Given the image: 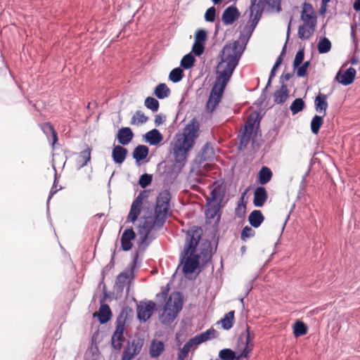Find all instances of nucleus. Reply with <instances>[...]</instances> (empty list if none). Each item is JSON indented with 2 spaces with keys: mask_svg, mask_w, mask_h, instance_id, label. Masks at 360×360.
Returning a JSON list of instances; mask_svg holds the SVG:
<instances>
[{
  "mask_svg": "<svg viewBox=\"0 0 360 360\" xmlns=\"http://www.w3.org/2000/svg\"><path fill=\"white\" fill-rule=\"evenodd\" d=\"M53 167L55 171L54 181H53V186L49 191V197H48V199L46 201V212H47V216L49 218H50V211H49L50 200H51V198L54 195V194H56L57 193L58 191L62 189V186H60V188L58 189L56 188V184L58 182L57 172H56V167L54 165H53Z\"/></svg>",
  "mask_w": 360,
  "mask_h": 360,
  "instance_id": "47",
  "label": "nucleus"
},
{
  "mask_svg": "<svg viewBox=\"0 0 360 360\" xmlns=\"http://www.w3.org/2000/svg\"><path fill=\"white\" fill-rule=\"evenodd\" d=\"M327 99L328 95L321 92H319L314 99V107L316 111L319 113H323V116H326V110L328 107Z\"/></svg>",
  "mask_w": 360,
  "mask_h": 360,
  "instance_id": "24",
  "label": "nucleus"
},
{
  "mask_svg": "<svg viewBox=\"0 0 360 360\" xmlns=\"http://www.w3.org/2000/svg\"><path fill=\"white\" fill-rule=\"evenodd\" d=\"M289 96V90L285 84L281 85L279 89H277L274 94V101L277 104H283L285 102Z\"/></svg>",
  "mask_w": 360,
  "mask_h": 360,
  "instance_id": "31",
  "label": "nucleus"
},
{
  "mask_svg": "<svg viewBox=\"0 0 360 360\" xmlns=\"http://www.w3.org/2000/svg\"><path fill=\"white\" fill-rule=\"evenodd\" d=\"M173 302V310L175 313H179L181 311L184 302V297L181 292H173L169 295L164 307V311L166 312L167 307L170 306V303Z\"/></svg>",
  "mask_w": 360,
  "mask_h": 360,
  "instance_id": "19",
  "label": "nucleus"
},
{
  "mask_svg": "<svg viewBox=\"0 0 360 360\" xmlns=\"http://www.w3.org/2000/svg\"><path fill=\"white\" fill-rule=\"evenodd\" d=\"M148 120V117L142 111L137 110L131 117V124H142L146 122Z\"/></svg>",
  "mask_w": 360,
  "mask_h": 360,
  "instance_id": "57",
  "label": "nucleus"
},
{
  "mask_svg": "<svg viewBox=\"0 0 360 360\" xmlns=\"http://www.w3.org/2000/svg\"><path fill=\"white\" fill-rule=\"evenodd\" d=\"M225 187L222 184H217L210 191V198L207 200V209L205 210L206 217L213 219L217 214L221 202L225 195Z\"/></svg>",
  "mask_w": 360,
  "mask_h": 360,
  "instance_id": "4",
  "label": "nucleus"
},
{
  "mask_svg": "<svg viewBox=\"0 0 360 360\" xmlns=\"http://www.w3.org/2000/svg\"><path fill=\"white\" fill-rule=\"evenodd\" d=\"M193 346L197 347L198 344L196 343L193 338H191L187 342L185 343L183 347L179 349L177 356L178 360H185V359L188 355V353L191 347Z\"/></svg>",
  "mask_w": 360,
  "mask_h": 360,
  "instance_id": "37",
  "label": "nucleus"
},
{
  "mask_svg": "<svg viewBox=\"0 0 360 360\" xmlns=\"http://www.w3.org/2000/svg\"><path fill=\"white\" fill-rule=\"evenodd\" d=\"M264 221V217L259 210H254L248 216V221L252 228H259Z\"/></svg>",
  "mask_w": 360,
  "mask_h": 360,
  "instance_id": "29",
  "label": "nucleus"
},
{
  "mask_svg": "<svg viewBox=\"0 0 360 360\" xmlns=\"http://www.w3.org/2000/svg\"><path fill=\"white\" fill-rule=\"evenodd\" d=\"M308 326L301 320H297L292 325V333L295 338L303 336L307 333Z\"/></svg>",
  "mask_w": 360,
  "mask_h": 360,
  "instance_id": "36",
  "label": "nucleus"
},
{
  "mask_svg": "<svg viewBox=\"0 0 360 360\" xmlns=\"http://www.w3.org/2000/svg\"><path fill=\"white\" fill-rule=\"evenodd\" d=\"M134 134L130 127H124L120 128L116 135V139L122 146L128 145L133 139Z\"/></svg>",
  "mask_w": 360,
  "mask_h": 360,
  "instance_id": "22",
  "label": "nucleus"
},
{
  "mask_svg": "<svg viewBox=\"0 0 360 360\" xmlns=\"http://www.w3.org/2000/svg\"><path fill=\"white\" fill-rule=\"evenodd\" d=\"M332 48L331 41L326 37H321L318 44L317 49L320 54L328 53Z\"/></svg>",
  "mask_w": 360,
  "mask_h": 360,
  "instance_id": "46",
  "label": "nucleus"
},
{
  "mask_svg": "<svg viewBox=\"0 0 360 360\" xmlns=\"http://www.w3.org/2000/svg\"><path fill=\"white\" fill-rule=\"evenodd\" d=\"M304 59V47L300 46L299 50L297 51L294 60H293V69L294 70L300 66L303 62Z\"/></svg>",
  "mask_w": 360,
  "mask_h": 360,
  "instance_id": "56",
  "label": "nucleus"
},
{
  "mask_svg": "<svg viewBox=\"0 0 360 360\" xmlns=\"http://www.w3.org/2000/svg\"><path fill=\"white\" fill-rule=\"evenodd\" d=\"M175 312L176 311L174 310L171 309L169 307H167V310L166 311V312H165V311L163 310L162 323H170L173 322L179 314Z\"/></svg>",
  "mask_w": 360,
  "mask_h": 360,
  "instance_id": "51",
  "label": "nucleus"
},
{
  "mask_svg": "<svg viewBox=\"0 0 360 360\" xmlns=\"http://www.w3.org/2000/svg\"><path fill=\"white\" fill-rule=\"evenodd\" d=\"M171 198V193L167 189L159 193L156 198L154 215L160 219L163 218L165 221H167L169 214Z\"/></svg>",
  "mask_w": 360,
  "mask_h": 360,
  "instance_id": "8",
  "label": "nucleus"
},
{
  "mask_svg": "<svg viewBox=\"0 0 360 360\" xmlns=\"http://www.w3.org/2000/svg\"><path fill=\"white\" fill-rule=\"evenodd\" d=\"M91 148L86 146V148L82 150L77 159V165L79 169L87 165L91 160Z\"/></svg>",
  "mask_w": 360,
  "mask_h": 360,
  "instance_id": "33",
  "label": "nucleus"
},
{
  "mask_svg": "<svg viewBox=\"0 0 360 360\" xmlns=\"http://www.w3.org/2000/svg\"><path fill=\"white\" fill-rule=\"evenodd\" d=\"M272 176L271 169L266 166H262L258 172L257 180L262 186L265 185L271 181Z\"/></svg>",
  "mask_w": 360,
  "mask_h": 360,
  "instance_id": "34",
  "label": "nucleus"
},
{
  "mask_svg": "<svg viewBox=\"0 0 360 360\" xmlns=\"http://www.w3.org/2000/svg\"><path fill=\"white\" fill-rule=\"evenodd\" d=\"M115 250L112 252L111 255V258L109 262V263L105 265L102 271H101V281H104L105 276L108 274V273L110 271V270L114 267L115 266Z\"/></svg>",
  "mask_w": 360,
  "mask_h": 360,
  "instance_id": "52",
  "label": "nucleus"
},
{
  "mask_svg": "<svg viewBox=\"0 0 360 360\" xmlns=\"http://www.w3.org/2000/svg\"><path fill=\"white\" fill-rule=\"evenodd\" d=\"M255 235V231L252 229V226H245L241 231L240 239L245 242L248 238H252Z\"/></svg>",
  "mask_w": 360,
  "mask_h": 360,
  "instance_id": "63",
  "label": "nucleus"
},
{
  "mask_svg": "<svg viewBox=\"0 0 360 360\" xmlns=\"http://www.w3.org/2000/svg\"><path fill=\"white\" fill-rule=\"evenodd\" d=\"M205 49V44H201V43H198V42L194 41L193 46H192V49H191V52H192L193 55H194L195 57V56L200 57L201 55L203 54Z\"/></svg>",
  "mask_w": 360,
  "mask_h": 360,
  "instance_id": "64",
  "label": "nucleus"
},
{
  "mask_svg": "<svg viewBox=\"0 0 360 360\" xmlns=\"http://www.w3.org/2000/svg\"><path fill=\"white\" fill-rule=\"evenodd\" d=\"M166 221H164L163 218L160 219V217H158L154 215V218L153 221H145L143 225L139 226V234L142 235L143 231L144 233H147V236H151L150 235L151 231L153 229H156L158 230L160 229L165 225Z\"/></svg>",
  "mask_w": 360,
  "mask_h": 360,
  "instance_id": "18",
  "label": "nucleus"
},
{
  "mask_svg": "<svg viewBox=\"0 0 360 360\" xmlns=\"http://www.w3.org/2000/svg\"><path fill=\"white\" fill-rule=\"evenodd\" d=\"M139 253L136 252L133 255V259L129 266V269L124 270L117 276L114 285L116 299L120 298L122 296L126 284L127 283H129L130 281H128L129 277H131V279L134 278V271L136 268Z\"/></svg>",
  "mask_w": 360,
  "mask_h": 360,
  "instance_id": "5",
  "label": "nucleus"
},
{
  "mask_svg": "<svg viewBox=\"0 0 360 360\" xmlns=\"http://www.w3.org/2000/svg\"><path fill=\"white\" fill-rule=\"evenodd\" d=\"M356 75V71L352 67H349L344 72L340 69L336 73L335 80L343 86H348L354 82Z\"/></svg>",
  "mask_w": 360,
  "mask_h": 360,
  "instance_id": "15",
  "label": "nucleus"
},
{
  "mask_svg": "<svg viewBox=\"0 0 360 360\" xmlns=\"http://www.w3.org/2000/svg\"><path fill=\"white\" fill-rule=\"evenodd\" d=\"M255 11V14L253 13V15L252 16V18L250 17V18L251 20L250 25V26L246 25V27H245V29L247 30V31L250 32V34H252V32H254L259 20L262 18V15L263 13L262 9H261V8H256Z\"/></svg>",
  "mask_w": 360,
  "mask_h": 360,
  "instance_id": "43",
  "label": "nucleus"
},
{
  "mask_svg": "<svg viewBox=\"0 0 360 360\" xmlns=\"http://www.w3.org/2000/svg\"><path fill=\"white\" fill-rule=\"evenodd\" d=\"M240 15L238 8L234 5L226 7L221 14V22L224 25H231L238 20Z\"/></svg>",
  "mask_w": 360,
  "mask_h": 360,
  "instance_id": "17",
  "label": "nucleus"
},
{
  "mask_svg": "<svg viewBox=\"0 0 360 360\" xmlns=\"http://www.w3.org/2000/svg\"><path fill=\"white\" fill-rule=\"evenodd\" d=\"M184 77V70L180 67L175 68L169 74V79L173 83H178Z\"/></svg>",
  "mask_w": 360,
  "mask_h": 360,
  "instance_id": "48",
  "label": "nucleus"
},
{
  "mask_svg": "<svg viewBox=\"0 0 360 360\" xmlns=\"http://www.w3.org/2000/svg\"><path fill=\"white\" fill-rule=\"evenodd\" d=\"M194 41L205 44L207 39V32L204 29H198L194 35Z\"/></svg>",
  "mask_w": 360,
  "mask_h": 360,
  "instance_id": "62",
  "label": "nucleus"
},
{
  "mask_svg": "<svg viewBox=\"0 0 360 360\" xmlns=\"http://www.w3.org/2000/svg\"><path fill=\"white\" fill-rule=\"evenodd\" d=\"M157 310L156 304L153 301H141L136 307V317L141 323L147 321Z\"/></svg>",
  "mask_w": 360,
  "mask_h": 360,
  "instance_id": "10",
  "label": "nucleus"
},
{
  "mask_svg": "<svg viewBox=\"0 0 360 360\" xmlns=\"http://www.w3.org/2000/svg\"><path fill=\"white\" fill-rule=\"evenodd\" d=\"M214 156V150L211 143L207 141L202 147L200 155V163H202Z\"/></svg>",
  "mask_w": 360,
  "mask_h": 360,
  "instance_id": "32",
  "label": "nucleus"
},
{
  "mask_svg": "<svg viewBox=\"0 0 360 360\" xmlns=\"http://www.w3.org/2000/svg\"><path fill=\"white\" fill-rule=\"evenodd\" d=\"M149 153V148L145 145L137 146L132 153V157L135 160L136 164L139 166L142 162H148V160H146Z\"/></svg>",
  "mask_w": 360,
  "mask_h": 360,
  "instance_id": "21",
  "label": "nucleus"
},
{
  "mask_svg": "<svg viewBox=\"0 0 360 360\" xmlns=\"http://www.w3.org/2000/svg\"><path fill=\"white\" fill-rule=\"evenodd\" d=\"M40 128L45 135L49 138L50 136H52L51 145L54 146L58 141V134L54 129L53 126L50 122H44L40 124Z\"/></svg>",
  "mask_w": 360,
  "mask_h": 360,
  "instance_id": "35",
  "label": "nucleus"
},
{
  "mask_svg": "<svg viewBox=\"0 0 360 360\" xmlns=\"http://www.w3.org/2000/svg\"><path fill=\"white\" fill-rule=\"evenodd\" d=\"M165 345L162 340L154 339L150 346L149 354L152 358L159 357L165 351Z\"/></svg>",
  "mask_w": 360,
  "mask_h": 360,
  "instance_id": "28",
  "label": "nucleus"
},
{
  "mask_svg": "<svg viewBox=\"0 0 360 360\" xmlns=\"http://www.w3.org/2000/svg\"><path fill=\"white\" fill-rule=\"evenodd\" d=\"M234 314L235 311L233 310L230 311L220 320L224 330H229L233 327L234 323Z\"/></svg>",
  "mask_w": 360,
  "mask_h": 360,
  "instance_id": "42",
  "label": "nucleus"
},
{
  "mask_svg": "<svg viewBox=\"0 0 360 360\" xmlns=\"http://www.w3.org/2000/svg\"><path fill=\"white\" fill-rule=\"evenodd\" d=\"M290 22H289L288 27L286 41H285L284 46H283L281 52L280 53L279 56L276 58V60L274 63V65H273V67L270 71L269 78H268V80L266 82L267 86H271L272 79L275 77L277 70L278 69V68L281 66V65L283 63V58H284V56L285 55V52H286L287 42H288V38L290 36Z\"/></svg>",
  "mask_w": 360,
  "mask_h": 360,
  "instance_id": "16",
  "label": "nucleus"
},
{
  "mask_svg": "<svg viewBox=\"0 0 360 360\" xmlns=\"http://www.w3.org/2000/svg\"><path fill=\"white\" fill-rule=\"evenodd\" d=\"M133 317V309L127 305L123 307L120 314L117 317L115 330H114L110 340L111 347L115 350L120 351L122 348L123 344L125 342L124 333L125 331L126 323H129Z\"/></svg>",
  "mask_w": 360,
  "mask_h": 360,
  "instance_id": "3",
  "label": "nucleus"
},
{
  "mask_svg": "<svg viewBox=\"0 0 360 360\" xmlns=\"http://www.w3.org/2000/svg\"><path fill=\"white\" fill-rule=\"evenodd\" d=\"M143 139L150 146H158L163 140V136L158 129H153L145 134Z\"/></svg>",
  "mask_w": 360,
  "mask_h": 360,
  "instance_id": "25",
  "label": "nucleus"
},
{
  "mask_svg": "<svg viewBox=\"0 0 360 360\" xmlns=\"http://www.w3.org/2000/svg\"><path fill=\"white\" fill-rule=\"evenodd\" d=\"M144 105L146 108L152 110L153 112H157L160 108L159 101L152 96H148L145 99Z\"/></svg>",
  "mask_w": 360,
  "mask_h": 360,
  "instance_id": "50",
  "label": "nucleus"
},
{
  "mask_svg": "<svg viewBox=\"0 0 360 360\" xmlns=\"http://www.w3.org/2000/svg\"><path fill=\"white\" fill-rule=\"evenodd\" d=\"M306 107L305 102L301 98H295L290 106V110L292 114L294 115L301 111H302Z\"/></svg>",
  "mask_w": 360,
  "mask_h": 360,
  "instance_id": "49",
  "label": "nucleus"
},
{
  "mask_svg": "<svg viewBox=\"0 0 360 360\" xmlns=\"http://www.w3.org/2000/svg\"><path fill=\"white\" fill-rule=\"evenodd\" d=\"M147 197L148 195L146 194V191H142L139 193L138 196L134 199L131 205L126 221L127 223H134L137 220L142 209L143 200Z\"/></svg>",
  "mask_w": 360,
  "mask_h": 360,
  "instance_id": "12",
  "label": "nucleus"
},
{
  "mask_svg": "<svg viewBox=\"0 0 360 360\" xmlns=\"http://www.w3.org/2000/svg\"><path fill=\"white\" fill-rule=\"evenodd\" d=\"M180 172H179L177 167H176L174 165H172L169 167L164 173L167 179L174 180Z\"/></svg>",
  "mask_w": 360,
  "mask_h": 360,
  "instance_id": "58",
  "label": "nucleus"
},
{
  "mask_svg": "<svg viewBox=\"0 0 360 360\" xmlns=\"http://www.w3.org/2000/svg\"><path fill=\"white\" fill-rule=\"evenodd\" d=\"M112 311L109 305L106 303L100 304L98 320L101 324L107 323L112 318Z\"/></svg>",
  "mask_w": 360,
  "mask_h": 360,
  "instance_id": "30",
  "label": "nucleus"
},
{
  "mask_svg": "<svg viewBox=\"0 0 360 360\" xmlns=\"http://www.w3.org/2000/svg\"><path fill=\"white\" fill-rule=\"evenodd\" d=\"M153 181V175L147 173L143 174L140 176L139 179V185L145 188L151 184Z\"/></svg>",
  "mask_w": 360,
  "mask_h": 360,
  "instance_id": "60",
  "label": "nucleus"
},
{
  "mask_svg": "<svg viewBox=\"0 0 360 360\" xmlns=\"http://www.w3.org/2000/svg\"><path fill=\"white\" fill-rule=\"evenodd\" d=\"M311 65V60L304 61L296 70V75L298 77H304L307 76V70Z\"/></svg>",
  "mask_w": 360,
  "mask_h": 360,
  "instance_id": "54",
  "label": "nucleus"
},
{
  "mask_svg": "<svg viewBox=\"0 0 360 360\" xmlns=\"http://www.w3.org/2000/svg\"><path fill=\"white\" fill-rule=\"evenodd\" d=\"M195 58L192 52L184 55L180 61V68L184 70L191 69L195 63Z\"/></svg>",
  "mask_w": 360,
  "mask_h": 360,
  "instance_id": "40",
  "label": "nucleus"
},
{
  "mask_svg": "<svg viewBox=\"0 0 360 360\" xmlns=\"http://www.w3.org/2000/svg\"><path fill=\"white\" fill-rule=\"evenodd\" d=\"M200 255L194 252H191L187 255V257L184 253H181L179 262L183 265L182 272L186 278L193 274L197 269L198 272L201 271L200 268Z\"/></svg>",
  "mask_w": 360,
  "mask_h": 360,
  "instance_id": "7",
  "label": "nucleus"
},
{
  "mask_svg": "<svg viewBox=\"0 0 360 360\" xmlns=\"http://www.w3.org/2000/svg\"><path fill=\"white\" fill-rule=\"evenodd\" d=\"M306 26L307 25H305L299 26L298 37L300 39L304 40L309 39L311 34L314 32V31H312V30H311L309 27V29H307Z\"/></svg>",
  "mask_w": 360,
  "mask_h": 360,
  "instance_id": "59",
  "label": "nucleus"
},
{
  "mask_svg": "<svg viewBox=\"0 0 360 360\" xmlns=\"http://www.w3.org/2000/svg\"><path fill=\"white\" fill-rule=\"evenodd\" d=\"M215 360H238L237 352L229 348L222 349Z\"/></svg>",
  "mask_w": 360,
  "mask_h": 360,
  "instance_id": "45",
  "label": "nucleus"
},
{
  "mask_svg": "<svg viewBox=\"0 0 360 360\" xmlns=\"http://www.w3.org/2000/svg\"><path fill=\"white\" fill-rule=\"evenodd\" d=\"M251 35L252 34H250V32H248L247 30L245 31V34H241L240 35V41L241 42L240 51L238 53L239 54H237V57H238L239 59L241 58ZM235 56H236V55Z\"/></svg>",
  "mask_w": 360,
  "mask_h": 360,
  "instance_id": "55",
  "label": "nucleus"
},
{
  "mask_svg": "<svg viewBox=\"0 0 360 360\" xmlns=\"http://www.w3.org/2000/svg\"><path fill=\"white\" fill-rule=\"evenodd\" d=\"M246 191L242 193L241 197L239 198L237 202V207L235 209V214L238 218H244L246 214V204L247 202L244 200V196Z\"/></svg>",
  "mask_w": 360,
  "mask_h": 360,
  "instance_id": "44",
  "label": "nucleus"
},
{
  "mask_svg": "<svg viewBox=\"0 0 360 360\" xmlns=\"http://www.w3.org/2000/svg\"><path fill=\"white\" fill-rule=\"evenodd\" d=\"M136 236V233L132 227L126 229L121 236V250L124 252L129 251L133 247L132 241Z\"/></svg>",
  "mask_w": 360,
  "mask_h": 360,
  "instance_id": "20",
  "label": "nucleus"
},
{
  "mask_svg": "<svg viewBox=\"0 0 360 360\" xmlns=\"http://www.w3.org/2000/svg\"><path fill=\"white\" fill-rule=\"evenodd\" d=\"M216 8L214 6H212L206 10L204 15L205 20L208 22H214L216 20Z\"/></svg>",
  "mask_w": 360,
  "mask_h": 360,
  "instance_id": "61",
  "label": "nucleus"
},
{
  "mask_svg": "<svg viewBox=\"0 0 360 360\" xmlns=\"http://www.w3.org/2000/svg\"><path fill=\"white\" fill-rule=\"evenodd\" d=\"M170 92L169 88L165 83H160L155 87L153 94L158 99L162 100L167 98Z\"/></svg>",
  "mask_w": 360,
  "mask_h": 360,
  "instance_id": "38",
  "label": "nucleus"
},
{
  "mask_svg": "<svg viewBox=\"0 0 360 360\" xmlns=\"http://www.w3.org/2000/svg\"><path fill=\"white\" fill-rule=\"evenodd\" d=\"M204 248H200V257L202 256V266L205 265L212 258V246L211 243L207 240L203 244Z\"/></svg>",
  "mask_w": 360,
  "mask_h": 360,
  "instance_id": "39",
  "label": "nucleus"
},
{
  "mask_svg": "<svg viewBox=\"0 0 360 360\" xmlns=\"http://www.w3.org/2000/svg\"><path fill=\"white\" fill-rule=\"evenodd\" d=\"M128 150L124 147L117 145L114 146L112 150V159L115 164L121 165L125 160Z\"/></svg>",
  "mask_w": 360,
  "mask_h": 360,
  "instance_id": "26",
  "label": "nucleus"
},
{
  "mask_svg": "<svg viewBox=\"0 0 360 360\" xmlns=\"http://www.w3.org/2000/svg\"><path fill=\"white\" fill-rule=\"evenodd\" d=\"M301 19L304 25L308 26L312 31H314L316 25L317 18L314 13L312 6L309 3H304L301 13Z\"/></svg>",
  "mask_w": 360,
  "mask_h": 360,
  "instance_id": "14",
  "label": "nucleus"
},
{
  "mask_svg": "<svg viewBox=\"0 0 360 360\" xmlns=\"http://www.w3.org/2000/svg\"><path fill=\"white\" fill-rule=\"evenodd\" d=\"M202 234V229L199 226L193 225L188 229L186 231V242L181 253H184L187 257L188 253L196 252Z\"/></svg>",
  "mask_w": 360,
  "mask_h": 360,
  "instance_id": "6",
  "label": "nucleus"
},
{
  "mask_svg": "<svg viewBox=\"0 0 360 360\" xmlns=\"http://www.w3.org/2000/svg\"><path fill=\"white\" fill-rule=\"evenodd\" d=\"M325 116L315 115L310 122V129L313 134L317 135L319 133L320 129L323 124V117Z\"/></svg>",
  "mask_w": 360,
  "mask_h": 360,
  "instance_id": "41",
  "label": "nucleus"
},
{
  "mask_svg": "<svg viewBox=\"0 0 360 360\" xmlns=\"http://www.w3.org/2000/svg\"><path fill=\"white\" fill-rule=\"evenodd\" d=\"M154 238L153 236H147V233L141 235L138 240L139 248L144 251Z\"/></svg>",
  "mask_w": 360,
  "mask_h": 360,
  "instance_id": "53",
  "label": "nucleus"
},
{
  "mask_svg": "<svg viewBox=\"0 0 360 360\" xmlns=\"http://www.w3.org/2000/svg\"><path fill=\"white\" fill-rule=\"evenodd\" d=\"M231 49V44H226L221 51L220 61L216 71V80L210 90L205 108L207 112H213L221 101L226 87L229 82L240 59L236 56H225Z\"/></svg>",
  "mask_w": 360,
  "mask_h": 360,
  "instance_id": "1",
  "label": "nucleus"
},
{
  "mask_svg": "<svg viewBox=\"0 0 360 360\" xmlns=\"http://www.w3.org/2000/svg\"><path fill=\"white\" fill-rule=\"evenodd\" d=\"M262 118V116L261 115L260 112L255 110L252 112L250 115L248 116L244 127L243 131L245 134H248L250 135H252V132L255 129V134H257L259 129V124Z\"/></svg>",
  "mask_w": 360,
  "mask_h": 360,
  "instance_id": "13",
  "label": "nucleus"
},
{
  "mask_svg": "<svg viewBox=\"0 0 360 360\" xmlns=\"http://www.w3.org/2000/svg\"><path fill=\"white\" fill-rule=\"evenodd\" d=\"M217 335L218 332L214 328L212 327L205 330V332L200 333L193 338L198 344V345H199L207 340L217 338Z\"/></svg>",
  "mask_w": 360,
  "mask_h": 360,
  "instance_id": "27",
  "label": "nucleus"
},
{
  "mask_svg": "<svg viewBox=\"0 0 360 360\" xmlns=\"http://www.w3.org/2000/svg\"><path fill=\"white\" fill-rule=\"evenodd\" d=\"M268 198V193L266 188L262 186H257L254 191L253 205L257 207L264 206Z\"/></svg>",
  "mask_w": 360,
  "mask_h": 360,
  "instance_id": "23",
  "label": "nucleus"
},
{
  "mask_svg": "<svg viewBox=\"0 0 360 360\" xmlns=\"http://www.w3.org/2000/svg\"><path fill=\"white\" fill-rule=\"evenodd\" d=\"M251 0L250 10V18L253 15V13L256 8L262 9V11L264 9V7L266 6L269 11H276V13H280L282 11L281 8V1L282 0Z\"/></svg>",
  "mask_w": 360,
  "mask_h": 360,
  "instance_id": "11",
  "label": "nucleus"
},
{
  "mask_svg": "<svg viewBox=\"0 0 360 360\" xmlns=\"http://www.w3.org/2000/svg\"><path fill=\"white\" fill-rule=\"evenodd\" d=\"M200 123L196 117L192 118L177 138L174 148V165L181 172L186 163L188 152L192 149L199 136Z\"/></svg>",
  "mask_w": 360,
  "mask_h": 360,
  "instance_id": "2",
  "label": "nucleus"
},
{
  "mask_svg": "<svg viewBox=\"0 0 360 360\" xmlns=\"http://www.w3.org/2000/svg\"><path fill=\"white\" fill-rule=\"evenodd\" d=\"M143 339L135 336L131 340H128L127 346L124 349L121 360H131L135 356L138 355L143 347Z\"/></svg>",
  "mask_w": 360,
  "mask_h": 360,
  "instance_id": "9",
  "label": "nucleus"
}]
</instances>
